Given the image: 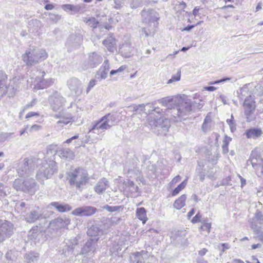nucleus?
Returning <instances> with one entry per match:
<instances>
[{"label":"nucleus","instance_id":"nucleus-1","mask_svg":"<svg viewBox=\"0 0 263 263\" xmlns=\"http://www.w3.org/2000/svg\"><path fill=\"white\" fill-rule=\"evenodd\" d=\"M99 238H91L89 239L85 243V245L82 248L80 253H74V249L78 245V239L76 238H73L69 239H66L65 241V245L62 250L61 254L65 256H69L73 254L74 255H89L94 253L97 247V242Z\"/></svg>","mask_w":263,"mask_h":263},{"label":"nucleus","instance_id":"nucleus-2","mask_svg":"<svg viewBox=\"0 0 263 263\" xmlns=\"http://www.w3.org/2000/svg\"><path fill=\"white\" fill-rule=\"evenodd\" d=\"M67 179L70 185L80 192H82L89 180L87 171L80 167L69 172Z\"/></svg>","mask_w":263,"mask_h":263},{"label":"nucleus","instance_id":"nucleus-3","mask_svg":"<svg viewBox=\"0 0 263 263\" xmlns=\"http://www.w3.org/2000/svg\"><path fill=\"white\" fill-rule=\"evenodd\" d=\"M193 107L194 105L190 100H180L176 107L169 109L167 112L174 118V122H178L185 119L191 114Z\"/></svg>","mask_w":263,"mask_h":263},{"label":"nucleus","instance_id":"nucleus-4","mask_svg":"<svg viewBox=\"0 0 263 263\" xmlns=\"http://www.w3.org/2000/svg\"><path fill=\"white\" fill-rule=\"evenodd\" d=\"M47 53L42 49L30 48L22 54V59L27 66H32L47 58Z\"/></svg>","mask_w":263,"mask_h":263},{"label":"nucleus","instance_id":"nucleus-5","mask_svg":"<svg viewBox=\"0 0 263 263\" xmlns=\"http://www.w3.org/2000/svg\"><path fill=\"white\" fill-rule=\"evenodd\" d=\"M37 165H41L40 167L36 177L41 183L44 182V179H48L51 177L53 174L57 171L56 162L51 159H47L43 162H39Z\"/></svg>","mask_w":263,"mask_h":263},{"label":"nucleus","instance_id":"nucleus-6","mask_svg":"<svg viewBox=\"0 0 263 263\" xmlns=\"http://www.w3.org/2000/svg\"><path fill=\"white\" fill-rule=\"evenodd\" d=\"M13 187L17 191L33 194L37 190L38 185L32 178H27L25 180L17 178L13 181Z\"/></svg>","mask_w":263,"mask_h":263},{"label":"nucleus","instance_id":"nucleus-7","mask_svg":"<svg viewBox=\"0 0 263 263\" xmlns=\"http://www.w3.org/2000/svg\"><path fill=\"white\" fill-rule=\"evenodd\" d=\"M41 161L40 158H26L23 161H20L17 166V171L20 176L29 175L34 170Z\"/></svg>","mask_w":263,"mask_h":263},{"label":"nucleus","instance_id":"nucleus-8","mask_svg":"<svg viewBox=\"0 0 263 263\" xmlns=\"http://www.w3.org/2000/svg\"><path fill=\"white\" fill-rule=\"evenodd\" d=\"M118 123V119L115 114H107L102 117L94 124L89 132L93 130L101 129L103 131L110 129Z\"/></svg>","mask_w":263,"mask_h":263},{"label":"nucleus","instance_id":"nucleus-9","mask_svg":"<svg viewBox=\"0 0 263 263\" xmlns=\"http://www.w3.org/2000/svg\"><path fill=\"white\" fill-rule=\"evenodd\" d=\"M7 75L3 71H0V98L7 94L9 97H14L17 90L10 81L8 85H6Z\"/></svg>","mask_w":263,"mask_h":263},{"label":"nucleus","instance_id":"nucleus-10","mask_svg":"<svg viewBox=\"0 0 263 263\" xmlns=\"http://www.w3.org/2000/svg\"><path fill=\"white\" fill-rule=\"evenodd\" d=\"M250 227L260 240L263 242V228L257 223L263 224V213L257 210L254 216L250 220Z\"/></svg>","mask_w":263,"mask_h":263},{"label":"nucleus","instance_id":"nucleus-11","mask_svg":"<svg viewBox=\"0 0 263 263\" xmlns=\"http://www.w3.org/2000/svg\"><path fill=\"white\" fill-rule=\"evenodd\" d=\"M142 21L146 24L153 23L154 27L156 28L158 25V21L160 18L159 14L154 9H144L141 11Z\"/></svg>","mask_w":263,"mask_h":263},{"label":"nucleus","instance_id":"nucleus-12","mask_svg":"<svg viewBox=\"0 0 263 263\" xmlns=\"http://www.w3.org/2000/svg\"><path fill=\"white\" fill-rule=\"evenodd\" d=\"M255 103L254 96L245 99L243 107L247 122H251L255 119L254 115L256 107Z\"/></svg>","mask_w":263,"mask_h":263},{"label":"nucleus","instance_id":"nucleus-13","mask_svg":"<svg viewBox=\"0 0 263 263\" xmlns=\"http://www.w3.org/2000/svg\"><path fill=\"white\" fill-rule=\"evenodd\" d=\"M14 226L10 221L0 219V242L13 233Z\"/></svg>","mask_w":263,"mask_h":263},{"label":"nucleus","instance_id":"nucleus-14","mask_svg":"<svg viewBox=\"0 0 263 263\" xmlns=\"http://www.w3.org/2000/svg\"><path fill=\"white\" fill-rule=\"evenodd\" d=\"M83 40V35L80 31L75 32L69 36L66 43V46L69 50H71L79 47L81 45Z\"/></svg>","mask_w":263,"mask_h":263},{"label":"nucleus","instance_id":"nucleus-15","mask_svg":"<svg viewBox=\"0 0 263 263\" xmlns=\"http://www.w3.org/2000/svg\"><path fill=\"white\" fill-rule=\"evenodd\" d=\"M150 124L154 126L159 134L165 135L170 127V121L165 118L160 117L157 120L151 122Z\"/></svg>","mask_w":263,"mask_h":263},{"label":"nucleus","instance_id":"nucleus-16","mask_svg":"<svg viewBox=\"0 0 263 263\" xmlns=\"http://www.w3.org/2000/svg\"><path fill=\"white\" fill-rule=\"evenodd\" d=\"M49 102L52 110L57 111L64 105L65 99L60 93L56 91L49 97Z\"/></svg>","mask_w":263,"mask_h":263},{"label":"nucleus","instance_id":"nucleus-17","mask_svg":"<svg viewBox=\"0 0 263 263\" xmlns=\"http://www.w3.org/2000/svg\"><path fill=\"white\" fill-rule=\"evenodd\" d=\"M97 211L96 208L87 205L77 208L73 210L71 214L76 216L89 217L95 214Z\"/></svg>","mask_w":263,"mask_h":263},{"label":"nucleus","instance_id":"nucleus-18","mask_svg":"<svg viewBox=\"0 0 263 263\" xmlns=\"http://www.w3.org/2000/svg\"><path fill=\"white\" fill-rule=\"evenodd\" d=\"M67 85L72 95L79 96L82 93V84L77 78H71L68 80Z\"/></svg>","mask_w":263,"mask_h":263},{"label":"nucleus","instance_id":"nucleus-19","mask_svg":"<svg viewBox=\"0 0 263 263\" xmlns=\"http://www.w3.org/2000/svg\"><path fill=\"white\" fill-rule=\"evenodd\" d=\"M42 78L36 77L34 81V88L36 89H43L52 86L54 83V79L52 78L44 79L45 74L44 71L42 72Z\"/></svg>","mask_w":263,"mask_h":263},{"label":"nucleus","instance_id":"nucleus-20","mask_svg":"<svg viewBox=\"0 0 263 263\" xmlns=\"http://www.w3.org/2000/svg\"><path fill=\"white\" fill-rule=\"evenodd\" d=\"M63 10L68 12L71 15H74L77 13H83L86 11V7L84 4L72 5L64 4L61 6Z\"/></svg>","mask_w":263,"mask_h":263},{"label":"nucleus","instance_id":"nucleus-21","mask_svg":"<svg viewBox=\"0 0 263 263\" xmlns=\"http://www.w3.org/2000/svg\"><path fill=\"white\" fill-rule=\"evenodd\" d=\"M103 61L101 54L98 52H92L88 54L87 66L93 68L98 66Z\"/></svg>","mask_w":263,"mask_h":263},{"label":"nucleus","instance_id":"nucleus-22","mask_svg":"<svg viewBox=\"0 0 263 263\" xmlns=\"http://www.w3.org/2000/svg\"><path fill=\"white\" fill-rule=\"evenodd\" d=\"M149 256L147 251L142 250L132 254L130 260L132 263H145Z\"/></svg>","mask_w":263,"mask_h":263},{"label":"nucleus","instance_id":"nucleus-23","mask_svg":"<svg viewBox=\"0 0 263 263\" xmlns=\"http://www.w3.org/2000/svg\"><path fill=\"white\" fill-rule=\"evenodd\" d=\"M134 47L129 41H126L119 47V52L122 57L128 58L133 55Z\"/></svg>","mask_w":263,"mask_h":263},{"label":"nucleus","instance_id":"nucleus-24","mask_svg":"<svg viewBox=\"0 0 263 263\" xmlns=\"http://www.w3.org/2000/svg\"><path fill=\"white\" fill-rule=\"evenodd\" d=\"M50 205L54 208L58 212L60 213L67 212L72 209L71 205L65 202L54 201L51 202Z\"/></svg>","mask_w":263,"mask_h":263},{"label":"nucleus","instance_id":"nucleus-25","mask_svg":"<svg viewBox=\"0 0 263 263\" xmlns=\"http://www.w3.org/2000/svg\"><path fill=\"white\" fill-rule=\"evenodd\" d=\"M42 218V213L38 210H31L25 216V220L28 223H33Z\"/></svg>","mask_w":263,"mask_h":263},{"label":"nucleus","instance_id":"nucleus-26","mask_svg":"<svg viewBox=\"0 0 263 263\" xmlns=\"http://www.w3.org/2000/svg\"><path fill=\"white\" fill-rule=\"evenodd\" d=\"M53 117L57 119H61L60 120L57 122L58 124L63 123L65 125H67L68 123L73 122V117L71 114H64L63 112H59L58 114H55Z\"/></svg>","mask_w":263,"mask_h":263},{"label":"nucleus","instance_id":"nucleus-27","mask_svg":"<svg viewBox=\"0 0 263 263\" xmlns=\"http://www.w3.org/2000/svg\"><path fill=\"white\" fill-rule=\"evenodd\" d=\"M109 186L108 180L105 178H102L97 183L95 187V190L98 194H100L105 192Z\"/></svg>","mask_w":263,"mask_h":263},{"label":"nucleus","instance_id":"nucleus-28","mask_svg":"<svg viewBox=\"0 0 263 263\" xmlns=\"http://www.w3.org/2000/svg\"><path fill=\"white\" fill-rule=\"evenodd\" d=\"M124 183L126 187L128 189V192L130 197H135L138 195L137 193L139 192V187L135 185L134 181L128 180L127 182H125Z\"/></svg>","mask_w":263,"mask_h":263},{"label":"nucleus","instance_id":"nucleus-29","mask_svg":"<svg viewBox=\"0 0 263 263\" xmlns=\"http://www.w3.org/2000/svg\"><path fill=\"white\" fill-rule=\"evenodd\" d=\"M103 44L107 50L111 52H114L116 49V40L111 35H109L103 41Z\"/></svg>","mask_w":263,"mask_h":263},{"label":"nucleus","instance_id":"nucleus-30","mask_svg":"<svg viewBox=\"0 0 263 263\" xmlns=\"http://www.w3.org/2000/svg\"><path fill=\"white\" fill-rule=\"evenodd\" d=\"M249 85L246 84L237 91V93L239 99L242 100L245 98L252 97L251 91L249 90Z\"/></svg>","mask_w":263,"mask_h":263},{"label":"nucleus","instance_id":"nucleus-31","mask_svg":"<svg viewBox=\"0 0 263 263\" xmlns=\"http://www.w3.org/2000/svg\"><path fill=\"white\" fill-rule=\"evenodd\" d=\"M58 155L63 159H73L74 158V153L68 148H62L57 151Z\"/></svg>","mask_w":263,"mask_h":263},{"label":"nucleus","instance_id":"nucleus-32","mask_svg":"<svg viewBox=\"0 0 263 263\" xmlns=\"http://www.w3.org/2000/svg\"><path fill=\"white\" fill-rule=\"evenodd\" d=\"M127 240H120L119 242H117L115 241L112 243V246L110 248V252L112 256L117 255L118 254L119 251L122 250V244L126 245L127 242Z\"/></svg>","mask_w":263,"mask_h":263},{"label":"nucleus","instance_id":"nucleus-33","mask_svg":"<svg viewBox=\"0 0 263 263\" xmlns=\"http://www.w3.org/2000/svg\"><path fill=\"white\" fill-rule=\"evenodd\" d=\"M142 166L143 169L144 170L147 175H152L154 174L157 170L158 169L157 168V166L155 164H153L150 161H145Z\"/></svg>","mask_w":263,"mask_h":263},{"label":"nucleus","instance_id":"nucleus-34","mask_svg":"<svg viewBox=\"0 0 263 263\" xmlns=\"http://www.w3.org/2000/svg\"><path fill=\"white\" fill-rule=\"evenodd\" d=\"M82 21L85 23L87 25L91 27L93 31L97 28L99 24V21L95 17L92 16H87L86 17H82Z\"/></svg>","mask_w":263,"mask_h":263},{"label":"nucleus","instance_id":"nucleus-35","mask_svg":"<svg viewBox=\"0 0 263 263\" xmlns=\"http://www.w3.org/2000/svg\"><path fill=\"white\" fill-rule=\"evenodd\" d=\"M213 124V123L210 116V113H208L205 116L204 119L203 123L202 125V130L204 133L211 130Z\"/></svg>","mask_w":263,"mask_h":263},{"label":"nucleus","instance_id":"nucleus-36","mask_svg":"<svg viewBox=\"0 0 263 263\" xmlns=\"http://www.w3.org/2000/svg\"><path fill=\"white\" fill-rule=\"evenodd\" d=\"M10 81L13 85H14L17 91H18L20 89H22V87H24L26 80L25 79L24 77L18 76L14 77L12 80H10Z\"/></svg>","mask_w":263,"mask_h":263},{"label":"nucleus","instance_id":"nucleus-37","mask_svg":"<svg viewBox=\"0 0 263 263\" xmlns=\"http://www.w3.org/2000/svg\"><path fill=\"white\" fill-rule=\"evenodd\" d=\"M87 234L90 237L99 238L98 236L102 234V231L98 225H92L88 229Z\"/></svg>","mask_w":263,"mask_h":263},{"label":"nucleus","instance_id":"nucleus-38","mask_svg":"<svg viewBox=\"0 0 263 263\" xmlns=\"http://www.w3.org/2000/svg\"><path fill=\"white\" fill-rule=\"evenodd\" d=\"M39 257V253L34 252H30L26 254L24 256L25 261L26 263L34 262L37 261Z\"/></svg>","mask_w":263,"mask_h":263},{"label":"nucleus","instance_id":"nucleus-39","mask_svg":"<svg viewBox=\"0 0 263 263\" xmlns=\"http://www.w3.org/2000/svg\"><path fill=\"white\" fill-rule=\"evenodd\" d=\"M262 132L258 128H251L246 131V136L248 138H255L261 135Z\"/></svg>","mask_w":263,"mask_h":263},{"label":"nucleus","instance_id":"nucleus-40","mask_svg":"<svg viewBox=\"0 0 263 263\" xmlns=\"http://www.w3.org/2000/svg\"><path fill=\"white\" fill-rule=\"evenodd\" d=\"M186 199L185 194L182 195L178 199L175 200L174 203V208L180 210L185 205V201Z\"/></svg>","mask_w":263,"mask_h":263},{"label":"nucleus","instance_id":"nucleus-41","mask_svg":"<svg viewBox=\"0 0 263 263\" xmlns=\"http://www.w3.org/2000/svg\"><path fill=\"white\" fill-rule=\"evenodd\" d=\"M137 217L145 223L147 220L146 210L143 207L138 208L136 210Z\"/></svg>","mask_w":263,"mask_h":263},{"label":"nucleus","instance_id":"nucleus-42","mask_svg":"<svg viewBox=\"0 0 263 263\" xmlns=\"http://www.w3.org/2000/svg\"><path fill=\"white\" fill-rule=\"evenodd\" d=\"M55 223L59 227H64L67 226L70 222V220L69 218L64 217H58L54 220Z\"/></svg>","mask_w":263,"mask_h":263},{"label":"nucleus","instance_id":"nucleus-43","mask_svg":"<svg viewBox=\"0 0 263 263\" xmlns=\"http://www.w3.org/2000/svg\"><path fill=\"white\" fill-rule=\"evenodd\" d=\"M40 24V21L34 19L31 20L28 22V27L30 31L36 32L38 30L39 25Z\"/></svg>","mask_w":263,"mask_h":263},{"label":"nucleus","instance_id":"nucleus-44","mask_svg":"<svg viewBox=\"0 0 263 263\" xmlns=\"http://www.w3.org/2000/svg\"><path fill=\"white\" fill-rule=\"evenodd\" d=\"M102 208L109 212H113L120 210H123L124 206L122 205L109 206L107 204H106L104 205Z\"/></svg>","mask_w":263,"mask_h":263},{"label":"nucleus","instance_id":"nucleus-45","mask_svg":"<svg viewBox=\"0 0 263 263\" xmlns=\"http://www.w3.org/2000/svg\"><path fill=\"white\" fill-rule=\"evenodd\" d=\"M257 157V155L252 153L249 159V162H250L251 165H252L254 169H257L259 166V164L257 163L258 160Z\"/></svg>","mask_w":263,"mask_h":263},{"label":"nucleus","instance_id":"nucleus-46","mask_svg":"<svg viewBox=\"0 0 263 263\" xmlns=\"http://www.w3.org/2000/svg\"><path fill=\"white\" fill-rule=\"evenodd\" d=\"M148 105H149V107L151 108V109L148 110V113L149 115H154L155 112L159 115H161L164 112L163 109L160 107L152 106V105L151 104H148Z\"/></svg>","mask_w":263,"mask_h":263},{"label":"nucleus","instance_id":"nucleus-47","mask_svg":"<svg viewBox=\"0 0 263 263\" xmlns=\"http://www.w3.org/2000/svg\"><path fill=\"white\" fill-rule=\"evenodd\" d=\"M107 73L108 71L100 68L96 75V79L99 81L105 79L107 77Z\"/></svg>","mask_w":263,"mask_h":263},{"label":"nucleus","instance_id":"nucleus-48","mask_svg":"<svg viewBox=\"0 0 263 263\" xmlns=\"http://www.w3.org/2000/svg\"><path fill=\"white\" fill-rule=\"evenodd\" d=\"M186 185V180H184L179 184L172 192V196H176L182 190Z\"/></svg>","mask_w":263,"mask_h":263},{"label":"nucleus","instance_id":"nucleus-49","mask_svg":"<svg viewBox=\"0 0 263 263\" xmlns=\"http://www.w3.org/2000/svg\"><path fill=\"white\" fill-rule=\"evenodd\" d=\"M39 234V229L37 227H35L31 229L28 232V237L31 239H36Z\"/></svg>","mask_w":263,"mask_h":263},{"label":"nucleus","instance_id":"nucleus-50","mask_svg":"<svg viewBox=\"0 0 263 263\" xmlns=\"http://www.w3.org/2000/svg\"><path fill=\"white\" fill-rule=\"evenodd\" d=\"M13 135L14 133L2 132L0 133V143L4 142L8 139L12 138Z\"/></svg>","mask_w":263,"mask_h":263},{"label":"nucleus","instance_id":"nucleus-51","mask_svg":"<svg viewBox=\"0 0 263 263\" xmlns=\"http://www.w3.org/2000/svg\"><path fill=\"white\" fill-rule=\"evenodd\" d=\"M181 77V71L178 70L177 73L175 75H173L171 79H170L168 82L167 84H171L174 82L179 81L180 80Z\"/></svg>","mask_w":263,"mask_h":263},{"label":"nucleus","instance_id":"nucleus-52","mask_svg":"<svg viewBox=\"0 0 263 263\" xmlns=\"http://www.w3.org/2000/svg\"><path fill=\"white\" fill-rule=\"evenodd\" d=\"M6 258L8 260H14L15 258V255L14 252L12 250H10L6 254Z\"/></svg>","mask_w":263,"mask_h":263},{"label":"nucleus","instance_id":"nucleus-53","mask_svg":"<svg viewBox=\"0 0 263 263\" xmlns=\"http://www.w3.org/2000/svg\"><path fill=\"white\" fill-rule=\"evenodd\" d=\"M172 101V99H170L168 97L163 98L158 100L160 103H161L163 106H167L168 103Z\"/></svg>","mask_w":263,"mask_h":263},{"label":"nucleus","instance_id":"nucleus-54","mask_svg":"<svg viewBox=\"0 0 263 263\" xmlns=\"http://www.w3.org/2000/svg\"><path fill=\"white\" fill-rule=\"evenodd\" d=\"M42 129V126L37 124H34L31 126L28 129L30 133L35 132Z\"/></svg>","mask_w":263,"mask_h":263},{"label":"nucleus","instance_id":"nucleus-55","mask_svg":"<svg viewBox=\"0 0 263 263\" xmlns=\"http://www.w3.org/2000/svg\"><path fill=\"white\" fill-rule=\"evenodd\" d=\"M230 80H231L230 78H222L221 79H220V80H218L217 81L210 82L209 83V84L210 85H214V84H219L220 83L224 82Z\"/></svg>","mask_w":263,"mask_h":263},{"label":"nucleus","instance_id":"nucleus-56","mask_svg":"<svg viewBox=\"0 0 263 263\" xmlns=\"http://www.w3.org/2000/svg\"><path fill=\"white\" fill-rule=\"evenodd\" d=\"M211 227V224L210 223H204L202 226H201L200 229L204 231H207L208 233L210 231Z\"/></svg>","mask_w":263,"mask_h":263},{"label":"nucleus","instance_id":"nucleus-57","mask_svg":"<svg viewBox=\"0 0 263 263\" xmlns=\"http://www.w3.org/2000/svg\"><path fill=\"white\" fill-rule=\"evenodd\" d=\"M100 68L108 72L110 69V67L108 60H106L104 61Z\"/></svg>","mask_w":263,"mask_h":263},{"label":"nucleus","instance_id":"nucleus-58","mask_svg":"<svg viewBox=\"0 0 263 263\" xmlns=\"http://www.w3.org/2000/svg\"><path fill=\"white\" fill-rule=\"evenodd\" d=\"M201 215L200 212H198L196 215L192 218L191 221L193 223H197L200 221Z\"/></svg>","mask_w":263,"mask_h":263},{"label":"nucleus","instance_id":"nucleus-59","mask_svg":"<svg viewBox=\"0 0 263 263\" xmlns=\"http://www.w3.org/2000/svg\"><path fill=\"white\" fill-rule=\"evenodd\" d=\"M114 8L116 9H119L123 4V0H114Z\"/></svg>","mask_w":263,"mask_h":263},{"label":"nucleus","instance_id":"nucleus-60","mask_svg":"<svg viewBox=\"0 0 263 263\" xmlns=\"http://www.w3.org/2000/svg\"><path fill=\"white\" fill-rule=\"evenodd\" d=\"M50 18L55 22H58L61 18V16L59 14H55L53 13H50Z\"/></svg>","mask_w":263,"mask_h":263},{"label":"nucleus","instance_id":"nucleus-61","mask_svg":"<svg viewBox=\"0 0 263 263\" xmlns=\"http://www.w3.org/2000/svg\"><path fill=\"white\" fill-rule=\"evenodd\" d=\"M125 69V67L124 66H121L118 69L116 70H111L110 72V75L115 74L119 72H121L123 71Z\"/></svg>","mask_w":263,"mask_h":263},{"label":"nucleus","instance_id":"nucleus-62","mask_svg":"<svg viewBox=\"0 0 263 263\" xmlns=\"http://www.w3.org/2000/svg\"><path fill=\"white\" fill-rule=\"evenodd\" d=\"M145 106L144 104L135 105L133 107L134 110V111H138V110L142 111L145 109Z\"/></svg>","mask_w":263,"mask_h":263},{"label":"nucleus","instance_id":"nucleus-63","mask_svg":"<svg viewBox=\"0 0 263 263\" xmlns=\"http://www.w3.org/2000/svg\"><path fill=\"white\" fill-rule=\"evenodd\" d=\"M96 80L95 79L91 80L88 84V86L87 87L86 92L88 93L89 90L96 85Z\"/></svg>","mask_w":263,"mask_h":263},{"label":"nucleus","instance_id":"nucleus-64","mask_svg":"<svg viewBox=\"0 0 263 263\" xmlns=\"http://www.w3.org/2000/svg\"><path fill=\"white\" fill-rule=\"evenodd\" d=\"M26 203L24 202H21L20 203H17L16 204V206L18 210H22L23 211H25L24 209L26 208Z\"/></svg>","mask_w":263,"mask_h":263}]
</instances>
